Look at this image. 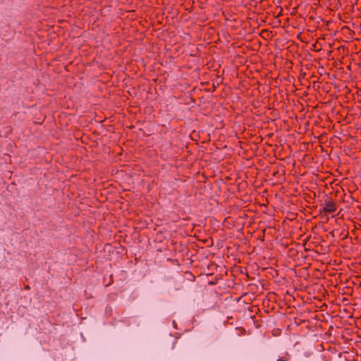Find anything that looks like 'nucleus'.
<instances>
[{"instance_id":"obj_3","label":"nucleus","mask_w":361,"mask_h":361,"mask_svg":"<svg viewBox=\"0 0 361 361\" xmlns=\"http://www.w3.org/2000/svg\"><path fill=\"white\" fill-rule=\"evenodd\" d=\"M222 81V79H221L220 77H216V78L215 79V82L219 85V83H221Z\"/></svg>"},{"instance_id":"obj_5","label":"nucleus","mask_w":361,"mask_h":361,"mask_svg":"<svg viewBox=\"0 0 361 361\" xmlns=\"http://www.w3.org/2000/svg\"><path fill=\"white\" fill-rule=\"evenodd\" d=\"M276 361H288L286 360H283V359H278Z\"/></svg>"},{"instance_id":"obj_2","label":"nucleus","mask_w":361,"mask_h":361,"mask_svg":"<svg viewBox=\"0 0 361 361\" xmlns=\"http://www.w3.org/2000/svg\"><path fill=\"white\" fill-rule=\"evenodd\" d=\"M321 72H319V75L321 78H322V80H325V76L327 75L329 77V73L326 72V69H320Z\"/></svg>"},{"instance_id":"obj_1","label":"nucleus","mask_w":361,"mask_h":361,"mask_svg":"<svg viewBox=\"0 0 361 361\" xmlns=\"http://www.w3.org/2000/svg\"><path fill=\"white\" fill-rule=\"evenodd\" d=\"M323 210L326 213H333L336 210V206L332 200L328 199L324 201Z\"/></svg>"},{"instance_id":"obj_4","label":"nucleus","mask_w":361,"mask_h":361,"mask_svg":"<svg viewBox=\"0 0 361 361\" xmlns=\"http://www.w3.org/2000/svg\"><path fill=\"white\" fill-rule=\"evenodd\" d=\"M191 56H194V57L197 58V60H198V61H200V60L201 59H200V56H196V54H191Z\"/></svg>"}]
</instances>
